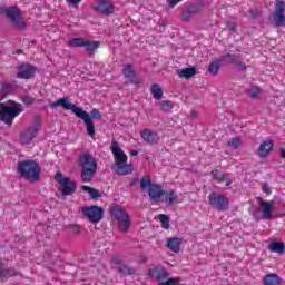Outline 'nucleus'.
Returning a JSON list of instances; mask_svg holds the SVG:
<instances>
[{
    "label": "nucleus",
    "instance_id": "obj_1",
    "mask_svg": "<svg viewBox=\"0 0 285 285\" xmlns=\"http://www.w3.org/2000/svg\"><path fill=\"white\" fill-rule=\"evenodd\" d=\"M65 108V110H71L76 117L79 119H82L86 128H87V135L89 137H95V121L94 119H101V112H99V109L94 108L91 110V116L86 110L77 107L75 104L70 102V98H60L56 102L51 104V108Z\"/></svg>",
    "mask_w": 285,
    "mask_h": 285
},
{
    "label": "nucleus",
    "instance_id": "obj_2",
    "mask_svg": "<svg viewBox=\"0 0 285 285\" xmlns=\"http://www.w3.org/2000/svg\"><path fill=\"white\" fill-rule=\"evenodd\" d=\"M110 150L115 159V173L117 175H130L132 174V165L128 164V156L119 147V142L112 140Z\"/></svg>",
    "mask_w": 285,
    "mask_h": 285
},
{
    "label": "nucleus",
    "instance_id": "obj_3",
    "mask_svg": "<svg viewBox=\"0 0 285 285\" xmlns=\"http://www.w3.org/2000/svg\"><path fill=\"white\" fill-rule=\"evenodd\" d=\"M21 112H23V109L19 102H11L10 105L0 102V121L7 124V126H12V121H14L16 117H19Z\"/></svg>",
    "mask_w": 285,
    "mask_h": 285
},
{
    "label": "nucleus",
    "instance_id": "obj_4",
    "mask_svg": "<svg viewBox=\"0 0 285 285\" xmlns=\"http://www.w3.org/2000/svg\"><path fill=\"white\" fill-rule=\"evenodd\" d=\"M18 173L28 181H39L41 167L35 160H24L18 164Z\"/></svg>",
    "mask_w": 285,
    "mask_h": 285
},
{
    "label": "nucleus",
    "instance_id": "obj_5",
    "mask_svg": "<svg viewBox=\"0 0 285 285\" xmlns=\"http://www.w3.org/2000/svg\"><path fill=\"white\" fill-rule=\"evenodd\" d=\"M0 14H6L18 30H26V19L21 17V10L18 7H0Z\"/></svg>",
    "mask_w": 285,
    "mask_h": 285
},
{
    "label": "nucleus",
    "instance_id": "obj_6",
    "mask_svg": "<svg viewBox=\"0 0 285 285\" xmlns=\"http://www.w3.org/2000/svg\"><path fill=\"white\" fill-rule=\"evenodd\" d=\"M259 207L254 213L255 219H273V210H275V200L259 199Z\"/></svg>",
    "mask_w": 285,
    "mask_h": 285
},
{
    "label": "nucleus",
    "instance_id": "obj_7",
    "mask_svg": "<svg viewBox=\"0 0 285 285\" xmlns=\"http://www.w3.org/2000/svg\"><path fill=\"white\" fill-rule=\"evenodd\" d=\"M111 217L118 222V227L121 233H128V230H130L132 222H130V215H128L124 209L116 208L111 210Z\"/></svg>",
    "mask_w": 285,
    "mask_h": 285
},
{
    "label": "nucleus",
    "instance_id": "obj_8",
    "mask_svg": "<svg viewBox=\"0 0 285 285\" xmlns=\"http://www.w3.org/2000/svg\"><path fill=\"white\" fill-rule=\"evenodd\" d=\"M81 213L90 224H99L104 219V208L99 206L82 207Z\"/></svg>",
    "mask_w": 285,
    "mask_h": 285
},
{
    "label": "nucleus",
    "instance_id": "obj_9",
    "mask_svg": "<svg viewBox=\"0 0 285 285\" xmlns=\"http://www.w3.org/2000/svg\"><path fill=\"white\" fill-rule=\"evenodd\" d=\"M56 181H58V184H60L61 190H62V195H72V193H75L77 185L75 184V181L70 180V178L65 177L61 174V171H58L56 174Z\"/></svg>",
    "mask_w": 285,
    "mask_h": 285
},
{
    "label": "nucleus",
    "instance_id": "obj_10",
    "mask_svg": "<svg viewBox=\"0 0 285 285\" xmlns=\"http://www.w3.org/2000/svg\"><path fill=\"white\" fill-rule=\"evenodd\" d=\"M209 206L216 208V210H228V198L217 193L209 195Z\"/></svg>",
    "mask_w": 285,
    "mask_h": 285
},
{
    "label": "nucleus",
    "instance_id": "obj_11",
    "mask_svg": "<svg viewBox=\"0 0 285 285\" xmlns=\"http://www.w3.org/2000/svg\"><path fill=\"white\" fill-rule=\"evenodd\" d=\"M275 8L276 9L273 13V22L275 23L276 28H285V2L277 1Z\"/></svg>",
    "mask_w": 285,
    "mask_h": 285
},
{
    "label": "nucleus",
    "instance_id": "obj_12",
    "mask_svg": "<svg viewBox=\"0 0 285 285\" xmlns=\"http://www.w3.org/2000/svg\"><path fill=\"white\" fill-rule=\"evenodd\" d=\"M39 132V126L33 125L26 130H23L20 135V141L23 144V146H30L32 144V140L35 137H37V134Z\"/></svg>",
    "mask_w": 285,
    "mask_h": 285
},
{
    "label": "nucleus",
    "instance_id": "obj_13",
    "mask_svg": "<svg viewBox=\"0 0 285 285\" xmlns=\"http://www.w3.org/2000/svg\"><path fill=\"white\" fill-rule=\"evenodd\" d=\"M37 72V68L30 63H23L18 67V79H32L35 73Z\"/></svg>",
    "mask_w": 285,
    "mask_h": 285
},
{
    "label": "nucleus",
    "instance_id": "obj_14",
    "mask_svg": "<svg viewBox=\"0 0 285 285\" xmlns=\"http://www.w3.org/2000/svg\"><path fill=\"white\" fill-rule=\"evenodd\" d=\"M94 10L101 12V14H112L115 7L109 1L100 0L94 4Z\"/></svg>",
    "mask_w": 285,
    "mask_h": 285
},
{
    "label": "nucleus",
    "instance_id": "obj_15",
    "mask_svg": "<svg viewBox=\"0 0 285 285\" xmlns=\"http://www.w3.org/2000/svg\"><path fill=\"white\" fill-rule=\"evenodd\" d=\"M79 161L82 169H97V160L88 153L81 154Z\"/></svg>",
    "mask_w": 285,
    "mask_h": 285
},
{
    "label": "nucleus",
    "instance_id": "obj_16",
    "mask_svg": "<svg viewBox=\"0 0 285 285\" xmlns=\"http://www.w3.org/2000/svg\"><path fill=\"white\" fill-rule=\"evenodd\" d=\"M111 268H116L119 273L132 275V272L124 265V261L118 255H114L111 258Z\"/></svg>",
    "mask_w": 285,
    "mask_h": 285
},
{
    "label": "nucleus",
    "instance_id": "obj_17",
    "mask_svg": "<svg viewBox=\"0 0 285 285\" xmlns=\"http://www.w3.org/2000/svg\"><path fill=\"white\" fill-rule=\"evenodd\" d=\"M140 137L146 144H149L151 146L153 144H157V141H159V136L157 135V132L150 129H144L142 131H140Z\"/></svg>",
    "mask_w": 285,
    "mask_h": 285
},
{
    "label": "nucleus",
    "instance_id": "obj_18",
    "mask_svg": "<svg viewBox=\"0 0 285 285\" xmlns=\"http://www.w3.org/2000/svg\"><path fill=\"white\" fill-rule=\"evenodd\" d=\"M151 202H159L161 197H164V189L160 187V185L154 184L149 187L147 190Z\"/></svg>",
    "mask_w": 285,
    "mask_h": 285
},
{
    "label": "nucleus",
    "instance_id": "obj_19",
    "mask_svg": "<svg viewBox=\"0 0 285 285\" xmlns=\"http://www.w3.org/2000/svg\"><path fill=\"white\" fill-rule=\"evenodd\" d=\"M122 75L130 83H139V78L135 72V68H132V65H126L122 69Z\"/></svg>",
    "mask_w": 285,
    "mask_h": 285
},
{
    "label": "nucleus",
    "instance_id": "obj_20",
    "mask_svg": "<svg viewBox=\"0 0 285 285\" xmlns=\"http://www.w3.org/2000/svg\"><path fill=\"white\" fill-rule=\"evenodd\" d=\"M273 146L275 142L273 140H265L263 141L257 150L258 157L265 158L267 155H271V150H273Z\"/></svg>",
    "mask_w": 285,
    "mask_h": 285
},
{
    "label": "nucleus",
    "instance_id": "obj_21",
    "mask_svg": "<svg viewBox=\"0 0 285 285\" xmlns=\"http://www.w3.org/2000/svg\"><path fill=\"white\" fill-rule=\"evenodd\" d=\"M178 199L179 196L177 195V191L173 189L164 191L163 202H165L167 206H173L174 204H177Z\"/></svg>",
    "mask_w": 285,
    "mask_h": 285
},
{
    "label": "nucleus",
    "instance_id": "obj_22",
    "mask_svg": "<svg viewBox=\"0 0 285 285\" xmlns=\"http://www.w3.org/2000/svg\"><path fill=\"white\" fill-rule=\"evenodd\" d=\"M149 275L154 279H167L168 278V272L164 269L163 267H151L149 269Z\"/></svg>",
    "mask_w": 285,
    "mask_h": 285
},
{
    "label": "nucleus",
    "instance_id": "obj_23",
    "mask_svg": "<svg viewBox=\"0 0 285 285\" xmlns=\"http://www.w3.org/2000/svg\"><path fill=\"white\" fill-rule=\"evenodd\" d=\"M167 248H169V250H173V253H179V250H181V238H167Z\"/></svg>",
    "mask_w": 285,
    "mask_h": 285
},
{
    "label": "nucleus",
    "instance_id": "obj_24",
    "mask_svg": "<svg viewBox=\"0 0 285 285\" xmlns=\"http://www.w3.org/2000/svg\"><path fill=\"white\" fill-rule=\"evenodd\" d=\"M176 73L180 79H190L197 75V69L195 67L178 69Z\"/></svg>",
    "mask_w": 285,
    "mask_h": 285
},
{
    "label": "nucleus",
    "instance_id": "obj_25",
    "mask_svg": "<svg viewBox=\"0 0 285 285\" xmlns=\"http://www.w3.org/2000/svg\"><path fill=\"white\" fill-rule=\"evenodd\" d=\"M17 271L14 268H4L3 261L0 259V279H8V277H14Z\"/></svg>",
    "mask_w": 285,
    "mask_h": 285
},
{
    "label": "nucleus",
    "instance_id": "obj_26",
    "mask_svg": "<svg viewBox=\"0 0 285 285\" xmlns=\"http://www.w3.org/2000/svg\"><path fill=\"white\" fill-rule=\"evenodd\" d=\"M263 284L264 285H281L282 284V278L277 274H267L263 278Z\"/></svg>",
    "mask_w": 285,
    "mask_h": 285
},
{
    "label": "nucleus",
    "instance_id": "obj_27",
    "mask_svg": "<svg viewBox=\"0 0 285 285\" xmlns=\"http://www.w3.org/2000/svg\"><path fill=\"white\" fill-rule=\"evenodd\" d=\"M101 43L99 41H89L88 39L85 41V50L86 52H89L90 55H95L97 51V48H99Z\"/></svg>",
    "mask_w": 285,
    "mask_h": 285
},
{
    "label": "nucleus",
    "instance_id": "obj_28",
    "mask_svg": "<svg viewBox=\"0 0 285 285\" xmlns=\"http://www.w3.org/2000/svg\"><path fill=\"white\" fill-rule=\"evenodd\" d=\"M268 248L272 253H278L279 255L285 253V246L283 242H272Z\"/></svg>",
    "mask_w": 285,
    "mask_h": 285
},
{
    "label": "nucleus",
    "instance_id": "obj_29",
    "mask_svg": "<svg viewBox=\"0 0 285 285\" xmlns=\"http://www.w3.org/2000/svg\"><path fill=\"white\" fill-rule=\"evenodd\" d=\"M11 92H14V86L10 83H2L0 88V101L3 97L11 95Z\"/></svg>",
    "mask_w": 285,
    "mask_h": 285
},
{
    "label": "nucleus",
    "instance_id": "obj_30",
    "mask_svg": "<svg viewBox=\"0 0 285 285\" xmlns=\"http://www.w3.org/2000/svg\"><path fill=\"white\" fill-rule=\"evenodd\" d=\"M95 173H97V169H82L81 179L85 184H88L89 181H92V177H95Z\"/></svg>",
    "mask_w": 285,
    "mask_h": 285
},
{
    "label": "nucleus",
    "instance_id": "obj_31",
    "mask_svg": "<svg viewBox=\"0 0 285 285\" xmlns=\"http://www.w3.org/2000/svg\"><path fill=\"white\" fill-rule=\"evenodd\" d=\"M86 40V38H73L69 40L68 46L69 48H83Z\"/></svg>",
    "mask_w": 285,
    "mask_h": 285
},
{
    "label": "nucleus",
    "instance_id": "obj_32",
    "mask_svg": "<svg viewBox=\"0 0 285 285\" xmlns=\"http://www.w3.org/2000/svg\"><path fill=\"white\" fill-rule=\"evenodd\" d=\"M150 92L154 97V99H161V97H164V89H161V87L159 85H153L150 88Z\"/></svg>",
    "mask_w": 285,
    "mask_h": 285
},
{
    "label": "nucleus",
    "instance_id": "obj_33",
    "mask_svg": "<svg viewBox=\"0 0 285 285\" xmlns=\"http://www.w3.org/2000/svg\"><path fill=\"white\" fill-rule=\"evenodd\" d=\"M82 190L85 193H88V195H90L91 199H97V198L101 197V194L99 193V190H97L90 186H82Z\"/></svg>",
    "mask_w": 285,
    "mask_h": 285
},
{
    "label": "nucleus",
    "instance_id": "obj_34",
    "mask_svg": "<svg viewBox=\"0 0 285 285\" xmlns=\"http://www.w3.org/2000/svg\"><path fill=\"white\" fill-rule=\"evenodd\" d=\"M158 219L161 224V228L168 230L170 228V218L166 214H159Z\"/></svg>",
    "mask_w": 285,
    "mask_h": 285
},
{
    "label": "nucleus",
    "instance_id": "obj_35",
    "mask_svg": "<svg viewBox=\"0 0 285 285\" xmlns=\"http://www.w3.org/2000/svg\"><path fill=\"white\" fill-rule=\"evenodd\" d=\"M150 186H153V181L150 180V176H144L140 179V190H149Z\"/></svg>",
    "mask_w": 285,
    "mask_h": 285
},
{
    "label": "nucleus",
    "instance_id": "obj_36",
    "mask_svg": "<svg viewBox=\"0 0 285 285\" xmlns=\"http://www.w3.org/2000/svg\"><path fill=\"white\" fill-rule=\"evenodd\" d=\"M212 177H213V179H215L216 181L222 184V181H224V179H226L227 174H224L223 171L216 169V170L212 171Z\"/></svg>",
    "mask_w": 285,
    "mask_h": 285
},
{
    "label": "nucleus",
    "instance_id": "obj_37",
    "mask_svg": "<svg viewBox=\"0 0 285 285\" xmlns=\"http://www.w3.org/2000/svg\"><path fill=\"white\" fill-rule=\"evenodd\" d=\"M220 66L222 65L219 63V60H215L212 63H209L208 70L210 75H217L219 72Z\"/></svg>",
    "mask_w": 285,
    "mask_h": 285
},
{
    "label": "nucleus",
    "instance_id": "obj_38",
    "mask_svg": "<svg viewBox=\"0 0 285 285\" xmlns=\"http://www.w3.org/2000/svg\"><path fill=\"white\" fill-rule=\"evenodd\" d=\"M248 95L249 97H252V99H259V96L262 95V89H259V87H253L248 90Z\"/></svg>",
    "mask_w": 285,
    "mask_h": 285
},
{
    "label": "nucleus",
    "instance_id": "obj_39",
    "mask_svg": "<svg viewBox=\"0 0 285 285\" xmlns=\"http://www.w3.org/2000/svg\"><path fill=\"white\" fill-rule=\"evenodd\" d=\"M228 146H230V148L237 149L239 148V146H242V139L233 138L232 140L228 141Z\"/></svg>",
    "mask_w": 285,
    "mask_h": 285
},
{
    "label": "nucleus",
    "instance_id": "obj_40",
    "mask_svg": "<svg viewBox=\"0 0 285 285\" xmlns=\"http://www.w3.org/2000/svg\"><path fill=\"white\" fill-rule=\"evenodd\" d=\"M161 110L168 112V110H173V102L165 100L160 102Z\"/></svg>",
    "mask_w": 285,
    "mask_h": 285
},
{
    "label": "nucleus",
    "instance_id": "obj_41",
    "mask_svg": "<svg viewBox=\"0 0 285 285\" xmlns=\"http://www.w3.org/2000/svg\"><path fill=\"white\" fill-rule=\"evenodd\" d=\"M178 278H168L166 282L160 283V285H178Z\"/></svg>",
    "mask_w": 285,
    "mask_h": 285
},
{
    "label": "nucleus",
    "instance_id": "obj_42",
    "mask_svg": "<svg viewBox=\"0 0 285 285\" xmlns=\"http://www.w3.org/2000/svg\"><path fill=\"white\" fill-rule=\"evenodd\" d=\"M262 190H263V193H265V195H271L273 193L271 190V186L268 184H266V183L263 184Z\"/></svg>",
    "mask_w": 285,
    "mask_h": 285
},
{
    "label": "nucleus",
    "instance_id": "obj_43",
    "mask_svg": "<svg viewBox=\"0 0 285 285\" xmlns=\"http://www.w3.org/2000/svg\"><path fill=\"white\" fill-rule=\"evenodd\" d=\"M181 1L184 0H167V3L169 8H175V6H177V3H181Z\"/></svg>",
    "mask_w": 285,
    "mask_h": 285
},
{
    "label": "nucleus",
    "instance_id": "obj_44",
    "mask_svg": "<svg viewBox=\"0 0 285 285\" xmlns=\"http://www.w3.org/2000/svg\"><path fill=\"white\" fill-rule=\"evenodd\" d=\"M181 19L184 21H190V12H188V11L183 12Z\"/></svg>",
    "mask_w": 285,
    "mask_h": 285
},
{
    "label": "nucleus",
    "instance_id": "obj_45",
    "mask_svg": "<svg viewBox=\"0 0 285 285\" xmlns=\"http://www.w3.org/2000/svg\"><path fill=\"white\" fill-rule=\"evenodd\" d=\"M67 3H70V6H75V8H77V6H79V3H81V0H66Z\"/></svg>",
    "mask_w": 285,
    "mask_h": 285
},
{
    "label": "nucleus",
    "instance_id": "obj_46",
    "mask_svg": "<svg viewBox=\"0 0 285 285\" xmlns=\"http://www.w3.org/2000/svg\"><path fill=\"white\" fill-rule=\"evenodd\" d=\"M227 28H228V30H230V32H237V24H235V23H229L228 26H227Z\"/></svg>",
    "mask_w": 285,
    "mask_h": 285
},
{
    "label": "nucleus",
    "instance_id": "obj_47",
    "mask_svg": "<svg viewBox=\"0 0 285 285\" xmlns=\"http://www.w3.org/2000/svg\"><path fill=\"white\" fill-rule=\"evenodd\" d=\"M223 61H235V56L228 53L226 57L223 58Z\"/></svg>",
    "mask_w": 285,
    "mask_h": 285
},
{
    "label": "nucleus",
    "instance_id": "obj_48",
    "mask_svg": "<svg viewBox=\"0 0 285 285\" xmlns=\"http://www.w3.org/2000/svg\"><path fill=\"white\" fill-rule=\"evenodd\" d=\"M226 186H230V184H233V180L230 178H228V176L225 177L224 179Z\"/></svg>",
    "mask_w": 285,
    "mask_h": 285
},
{
    "label": "nucleus",
    "instance_id": "obj_49",
    "mask_svg": "<svg viewBox=\"0 0 285 285\" xmlns=\"http://www.w3.org/2000/svg\"><path fill=\"white\" fill-rule=\"evenodd\" d=\"M237 66H238V68H239L240 70H246V63H244V62H238Z\"/></svg>",
    "mask_w": 285,
    "mask_h": 285
},
{
    "label": "nucleus",
    "instance_id": "obj_50",
    "mask_svg": "<svg viewBox=\"0 0 285 285\" xmlns=\"http://www.w3.org/2000/svg\"><path fill=\"white\" fill-rule=\"evenodd\" d=\"M24 104H32V98H23Z\"/></svg>",
    "mask_w": 285,
    "mask_h": 285
},
{
    "label": "nucleus",
    "instance_id": "obj_51",
    "mask_svg": "<svg viewBox=\"0 0 285 285\" xmlns=\"http://www.w3.org/2000/svg\"><path fill=\"white\" fill-rule=\"evenodd\" d=\"M139 155V151H137V150H131V156L132 157H137Z\"/></svg>",
    "mask_w": 285,
    "mask_h": 285
},
{
    "label": "nucleus",
    "instance_id": "obj_52",
    "mask_svg": "<svg viewBox=\"0 0 285 285\" xmlns=\"http://www.w3.org/2000/svg\"><path fill=\"white\" fill-rule=\"evenodd\" d=\"M73 230H75L76 233H79V225H73Z\"/></svg>",
    "mask_w": 285,
    "mask_h": 285
},
{
    "label": "nucleus",
    "instance_id": "obj_53",
    "mask_svg": "<svg viewBox=\"0 0 285 285\" xmlns=\"http://www.w3.org/2000/svg\"><path fill=\"white\" fill-rule=\"evenodd\" d=\"M281 156L285 159V149L281 150Z\"/></svg>",
    "mask_w": 285,
    "mask_h": 285
},
{
    "label": "nucleus",
    "instance_id": "obj_54",
    "mask_svg": "<svg viewBox=\"0 0 285 285\" xmlns=\"http://www.w3.org/2000/svg\"><path fill=\"white\" fill-rule=\"evenodd\" d=\"M197 116V112H193V117H196Z\"/></svg>",
    "mask_w": 285,
    "mask_h": 285
}]
</instances>
